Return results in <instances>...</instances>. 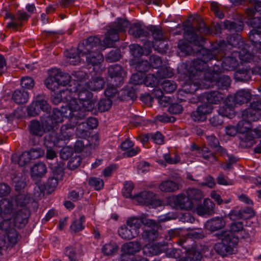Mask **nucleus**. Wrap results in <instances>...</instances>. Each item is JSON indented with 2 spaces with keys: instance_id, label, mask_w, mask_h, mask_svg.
I'll return each mask as SVG.
<instances>
[{
  "instance_id": "f257e3e1",
  "label": "nucleus",
  "mask_w": 261,
  "mask_h": 261,
  "mask_svg": "<svg viewBox=\"0 0 261 261\" xmlns=\"http://www.w3.org/2000/svg\"><path fill=\"white\" fill-rule=\"evenodd\" d=\"M227 42V44L224 41H221L219 44L213 42V59L217 61L223 59L221 65L224 70H234L239 65L238 59L244 62H250L253 60L254 53L250 52L252 47L248 44H245L239 51L233 50L229 55L227 49H230V46L237 48L243 45L240 36L237 35L236 36H230Z\"/></svg>"
},
{
  "instance_id": "f03ea898",
  "label": "nucleus",
  "mask_w": 261,
  "mask_h": 261,
  "mask_svg": "<svg viewBox=\"0 0 261 261\" xmlns=\"http://www.w3.org/2000/svg\"><path fill=\"white\" fill-rule=\"evenodd\" d=\"M194 23H196V29L193 27L188 28L184 33L185 39L194 46V51L197 54H207L205 47L206 40L203 37L210 32V30L206 27L205 23L200 19H198Z\"/></svg>"
},
{
  "instance_id": "7ed1b4c3",
  "label": "nucleus",
  "mask_w": 261,
  "mask_h": 261,
  "mask_svg": "<svg viewBox=\"0 0 261 261\" xmlns=\"http://www.w3.org/2000/svg\"><path fill=\"white\" fill-rule=\"evenodd\" d=\"M261 99L258 96H254L250 106L242 111V119L237 126L238 132L241 134L248 133L252 128L251 122L256 121L261 117Z\"/></svg>"
},
{
  "instance_id": "20e7f679",
  "label": "nucleus",
  "mask_w": 261,
  "mask_h": 261,
  "mask_svg": "<svg viewBox=\"0 0 261 261\" xmlns=\"http://www.w3.org/2000/svg\"><path fill=\"white\" fill-rule=\"evenodd\" d=\"M28 12L23 10L17 11L16 13L7 12L5 16V19H10L11 21L7 23L6 27L13 31H20L21 29L29 20L32 14L35 13L36 8L34 4H28L25 7Z\"/></svg>"
},
{
  "instance_id": "39448f33",
  "label": "nucleus",
  "mask_w": 261,
  "mask_h": 261,
  "mask_svg": "<svg viewBox=\"0 0 261 261\" xmlns=\"http://www.w3.org/2000/svg\"><path fill=\"white\" fill-rule=\"evenodd\" d=\"M213 237L221 240V242L216 243L214 246V249L218 254L222 256H226L234 253V249L238 245L239 238L234 236L231 232L216 233L213 234Z\"/></svg>"
},
{
  "instance_id": "423d86ee",
  "label": "nucleus",
  "mask_w": 261,
  "mask_h": 261,
  "mask_svg": "<svg viewBox=\"0 0 261 261\" xmlns=\"http://www.w3.org/2000/svg\"><path fill=\"white\" fill-rule=\"evenodd\" d=\"M96 101L94 98L78 102L76 99H73L69 103V115L71 117L77 119H83L86 118L89 112L94 110Z\"/></svg>"
},
{
  "instance_id": "0eeeda50",
  "label": "nucleus",
  "mask_w": 261,
  "mask_h": 261,
  "mask_svg": "<svg viewBox=\"0 0 261 261\" xmlns=\"http://www.w3.org/2000/svg\"><path fill=\"white\" fill-rule=\"evenodd\" d=\"M129 22L125 19L118 18L110 26L103 42L106 47H113L114 42L119 40V33L125 32Z\"/></svg>"
},
{
  "instance_id": "6e6552de",
  "label": "nucleus",
  "mask_w": 261,
  "mask_h": 261,
  "mask_svg": "<svg viewBox=\"0 0 261 261\" xmlns=\"http://www.w3.org/2000/svg\"><path fill=\"white\" fill-rule=\"evenodd\" d=\"M203 104L191 114V117L195 122L204 121L206 116L212 112V92L205 93L202 97Z\"/></svg>"
},
{
  "instance_id": "1a4fd4ad",
  "label": "nucleus",
  "mask_w": 261,
  "mask_h": 261,
  "mask_svg": "<svg viewBox=\"0 0 261 261\" xmlns=\"http://www.w3.org/2000/svg\"><path fill=\"white\" fill-rule=\"evenodd\" d=\"M191 68V72L194 76L203 73V83L206 85V88H209L212 85V72L208 68L207 64L205 61L200 59H194Z\"/></svg>"
},
{
  "instance_id": "9d476101",
  "label": "nucleus",
  "mask_w": 261,
  "mask_h": 261,
  "mask_svg": "<svg viewBox=\"0 0 261 261\" xmlns=\"http://www.w3.org/2000/svg\"><path fill=\"white\" fill-rule=\"evenodd\" d=\"M40 111L48 114L51 111V108L46 99L44 94L38 95L35 100L28 107L27 113L30 117H35L39 115Z\"/></svg>"
},
{
  "instance_id": "9b49d317",
  "label": "nucleus",
  "mask_w": 261,
  "mask_h": 261,
  "mask_svg": "<svg viewBox=\"0 0 261 261\" xmlns=\"http://www.w3.org/2000/svg\"><path fill=\"white\" fill-rule=\"evenodd\" d=\"M50 167L53 173L47 179L46 188L49 191H54L64 176V164L63 162L57 163L56 165L50 164Z\"/></svg>"
},
{
  "instance_id": "f8f14e48",
  "label": "nucleus",
  "mask_w": 261,
  "mask_h": 261,
  "mask_svg": "<svg viewBox=\"0 0 261 261\" xmlns=\"http://www.w3.org/2000/svg\"><path fill=\"white\" fill-rule=\"evenodd\" d=\"M101 40L96 36H90L79 43L77 49L82 55H88L91 51H99Z\"/></svg>"
},
{
  "instance_id": "ddd939ff",
  "label": "nucleus",
  "mask_w": 261,
  "mask_h": 261,
  "mask_svg": "<svg viewBox=\"0 0 261 261\" xmlns=\"http://www.w3.org/2000/svg\"><path fill=\"white\" fill-rule=\"evenodd\" d=\"M251 97V94L248 90L241 89L238 90L233 96H229L226 100L225 106L229 110H232L237 105H242L247 102Z\"/></svg>"
},
{
  "instance_id": "4468645a",
  "label": "nucleus",
  "mask_w": 261,
  "mask_h": 261,
  "mask_svg": "<svg viewBox=\"0 0 261 261\" xmlns=\"http://www.w3.org/2000/svg\"><path fill=\"white\" fill-rule=\"evenodd\" d=\"M109 81L113 86H120L124 82L125 72L118 64L111 65L108 68Z\"/></svg>"
},
{
  "instance_id": "2eb2a0df",
  "label": "nucleus",
  "mask_w": 261,
  "mask_h": 261,
  "mask_svg": "<svg viewBox=\"0 0 261 261\" xmlns=\"http://www.w3.org/2000/svg\"><path fill=\"white\" fill-rule=\"evenodd\" d=\"M134 199L141 204L147 205H161L162 202L155 199V194L150 191H143L136 195H134Z\"/></svg>"
},
{
  "instance_id": "dca6fc26",
  "label": "nucleus",
  "mask_w": 261,
  "mask_h": 261,
  "mask_svg": "<svg viewBox=\"0 0 261 261\" xmlns=\"http://www.w3.org/2000/svg\"><path fill=\"white\" fill-rule=\"evenodd\" d=\"M219 65H215L213 66V88L216 87L219 89H227L230 85L231 79L227 75H219L215 74L214 71L218 72V68Z\"/></svg>"
},
{
  "instance_id": "f3484780",
  "label": "nucleus",
  "mask_w": 261,
  "mask_h": 261,
  "mask_svg": "<svg viewBox=\"0 0 261 261\" xmlns=\"http://www.w3.org/2000/svg\"><path fill=\"white\" fill-rule=\"evenodd\" d=\"M21 238L19 232L15 229H10L8 231L3 233L2 241L4 245L7 248L14 247Z\"/></svg>"
},
{
  "instance_id": "a211bd4d",
  "label": "nucleus",
  "mask_w": 261,
  "mask_h": 261,
  "mask_svg": "<svg viewBox=\"0 0 261 261\" xmlns=\"http://www.w3.org/2000/svg\"><path fill=\"white\" fill-rule=\"evenodd\" d=\"M44 144L46 148H52L55 146L60 147L63 146L65 143L60 134L59 135L53 130L45 136Z\"/></svg>"
},
{
  "instance_id": "6ab92c4d",
  "label": "nucleus",
  "mask_w": 261,
  "mask_h": 261,
  "mask_svg": "<svg viewBox=\"0 0 261 261\" xmlns=\"http://www.w3.org/2000/svg\"><path fill=\"white\" fill-rule=\"evenodd\" d=\"M12 200L15 201L17 206L24 207L28 210L34 201L30 194L24 191H20L16 196L13 197Z\"/></svg>"
},
{
  "instance_id": "aec40b11",
  "label": "nucleus",
  "mask_w": 261,
  "mask_h": 261,
  "mask_svg": "<svg viewBox=\"0 0 261 261\" xmlns=\"http://www.w3.org/2000/svg\"><path fill=\"white\" fill-rule=\"evenodd\" d=\"M172 201L177 208L184 210H191L193 207L191 200L188 196L181 194L172 198Z\"/></svg>"
},
{
  "instance_id": "412c9836",
  "label": "nucleus",
  "mask_w": 261,
  "mask_h": 261,
  "mask_svg": "<svg viewBox=\"0 0 261 261\" xmlns=\"http://www.w3.org/2000/svg\"><path fill=\"white\" fill-rule=\"evenodd\" d=\"M29 215V211L23 208L18 211L14 215V224L15 227L18 228H23L28 223Z\"/></svg>"
},
{
  "instance_id": "4be33fe9",
  "label": "nucleus",
  "mask_w": 261,
  "mask_h": 261,
  "mask_svg": "<svg viewBox=\"0 0 261 261\" xmlns=\"http://www.w3.org/2000/svg\"><path fill=\"white\" fill-rule=\"evenodd\" d=\"M134 146V143L129 139H126L121 143V148L123 150H126L123 153L125 156L128 158L133 157L138 154L141 151V149L139 147L137 146L133 148Z\"/></svg>"
},
{
  "instance_id": "5701e85b",
  "label": "nucleus",
  "mask_w": 261,
  "mask_h": 261,
  "mask_svg": "<svg viewBox=\"0 0 261 261\" xmlns=\"http://www.w3.org/2000/svg\"><path fill=\"white\" fill-rule=\"evenodd\" d=\"M255 213L253 209L246 207L240 210H233L230 213V217L237 219H247L253 217Z\"/></svg>"
},
{
  "instance_id": "b1692460",
  "label": "nucleus",
  "mask_w": 261,
  "mask_h": 261,
  "mask_svg": "<svg viewBox=\"0 0 261 261\" xmlns=\"http://www.w3.org/2000/svg\"><path fill=\"white\" fill-rule=\"evenodd\" d=\"M68 109L69 106L68 108H62L61 110L58 109H54L51 113L50 112L48 114L55 120V122L59 124L63 122L64 117H71L69 115Z\"/></svg>"
},
{
  "instance_id": "393cba45",
  "label": "nucleus",
  "mask_w": 261,
  "mask_h": 261,
  "mask_svg": "<svg viewBox=\"0 0 261 261\" xmlns=\"http://www.w3.org/2000/svg\"><path fill=\"white\" fill-rule=\"evenodd\" d=\"M29 128L32 135L39 137H42L45 132L43 123L41 124L40 121L36 119L31 121Z\"/></svg>"
},
{
  "instance_id": "a878e982",
  "label": "nucleus",
  "mask_w": 261,
  "mask_h": 261,
  "mask_svg": "<svg viewBox=\"0 0 261 261\" xmlns=\"http://www.w3.org/2000/svg\"><path fill=\"white\" fill-rule=\"evenodd\" d=\"M141 249V245L138 242H129L124 244L121 247V251L131 256L138 252Z\"/></svg>"
},
{
  "instance_id": "bb28decb",
  "label": "nucleus",
  "mask_w": 261,
  "mask_h": 261,
  "mask_svg": "<svg viewBox=\"0 0 261 261\" xmlns=\"http://www.w3.org/2000/svg\"><path fill=\"white\" fill-rule=\"evenodd\" d=\"M57 72L56 76L57 77V84L58 86H66L68 85L71 81V77L67 73L62 71L60 69L54 68Z\"/></svg>"
},
{
  "instance_id": "cd10ccee",
  "label": "nucleus",
  "mask_w": 261,
  "mask_h": 261,
  "mask_svg": "<svg viewBox=\"0 0 261 261\" xmlns=\"http://www.w3.org/2000/svg\"><path fill=\"white\" fill-rule=\"evenodd\" d=\"M12 98L16 103L24 104L29 100V93L24 90L17 89L13 92Z\"/></svg>"
},
{
  "instance_id": "c85d7f7f",
  "label": "nucleus",
  "mask_w": 261,
  "mask_h": 261,
  "mask_svg": "<svg viewBox=\"0 0 261 261\" xmlns=\"http://www.w3.org/2000/svg\"><path fill=\"white\" fill-rule=\"evenodd\" d=\"M56 71L54 68H51L48 71V76L45 80V85L49 90L55 91L58 89V86L57 84V77L56 76Z\"/></svg>"
},
{
  "instance_id": "c756f323",
  "label": "nucleus",
  "mask_w": 261,
  "mask_h": 261,
  "mask_svg": "<svg viewBox=\"0 0 261 261\" xmlns=\"http://www.w3.org/2000/svg\"><path fill=\"white\" fill-rule=\"evenodd\" d=\"M241 20L231 21L229 20H225L223 22V28L228 30L230 32H240L243 30L244 23L242 18Z\"/></svg>"
},
{
  "instance_id": "7c9ffc66",
  "label": "nucleus",
  "mask_w": 261,
  "mask_h": 261,
  "mask_svg": "<svg viewBox=\"0 0 261 261\" xmlns=\"http://www.w3.org/2000/svg\"><path fill=\"white\" fill-rule=\"evenodd\" d=\"M87 56L86 61L88 64L92 66L99 65L103 61V56L99 51H91Z\"/></svg>"
},
{
  "instance_id": "2f4dec72",
  "label": "nucleus",
  "mask_w": 261,
  "mask_h": 261,
  "mask_svg": "<svg viewBox=\"0 0 261 261\" xmlns=\"http://www.w3.org/2000/svg\"><path fill=\"white\" fill-rule=\"evenodd\" d=\"M119 236L125 240H130L138 236L137 231L130 228L127 224L123 225L119 229Z\"/></svg>"
},
{
  "instance_id": "473e14b6",
  "label": "nucleus",
  "mask_w": 261,
  "mask_h": 261,
  "mask_svg": "<svg viewBox=\"0 0 261 261\" xmlns=\"http://www.w3.org/2000/svg\"><path fill=\"white\" fill-rule=\"evenodd\" d=\"M159 189L164 192H173L179 189V185L171 180L162 181L159 186Z\"/></svg>"
},
{
  "instance_id": "72a5a7b5",
  "label": "nucleus",
  "mask_w": 261,
  "mask_h": 261,
  "mask_svg": "<svg viewBox=\"0 0 261 261\" xmlns=\"http://www.w3.org/2000/svg\"><path fill=\"white\" fill-rule=\"evenodd\" d=\"M0 207L2 209L3 217H11L13 210L12 200L4 199L0 201Z\"/></svg>"
},
{
  "instance_id": "f704fd0d",
  "label": "nucleus",
  "mask_w": 261,
  "mask_h": 261,
  "mask_svg": "<svg viewBox=\"0 0 261 261\" xmlns=\"http://www.w3.org/2000/svg\"><path fill=\"white\" fill-rule=\"evenodd\" d=\"M12 161L13 163H17L20 166H24L28 164L31 159L28 151L23 152L21 155H18L15 153L12 154L11 156Z\"/></svg>"
},
{
  "instance_id": "c9c22d12",
  "label": "nucleus",
  "mask_w": 261,
  "mask_h": 261,
  "mask_svg": "<svg viewBox=\"0 0 261 261\" xmlns=\"http://www.w3.org/2000/svg\"><path fill=\"white\" fill-rule=\"evenodd\" d=\"M129 33L136 38L146 37L148 35V32L139 23H135L132 25L129 29Z\"/></svg>"
},
{
  "instance_id": "e433bc0d",
  "label": "nucleus",
  "mask_w": 261,
  "mask_h": 261,
  "mask_svg": "<svg viewBox=\"0 0 261 261\" xmlns=\"http://www.w3.org/2000/svg\"><path fill=\"white\" fill-rule=\"evenodd\" d=\"M105 85L103 79L100 77L93 78L90 82L86 84L87 88L90 90L98 91L102 89Z\"/></svg>"
},
{
  "instance_id": "4c0bfd02",
  "label": "nucleus",
  "mask_w": 261,
  "mask_h": 261,
  "mask_svg": "<svg viewBox=\"0 0 261 261\" xmlns=\"http://www.w3.org/2000/svg\"><path fill=\"white\" fill-rule=\"evenodd\" d=\"M74 133V125L71 124H66L62 126L60 129V135L64 142L70 139Z\"/></svg>"
},
{
  "instance_id": "58836bf2",
  "label": "nucleus",
  "mask_w": 261,
  "mask_h": 261,
  "mask_svg": "<svg viewBox=\"0 0 261 261\" xmlns=\"http://www.w3.org/2000/svg\"><path fill=\"white\" fill-rule=\"evenodd\" d=\"M46 172V165L43 163L36 164L31 169V174L33 177H42Z\"/></svg>"
},
{
  "instance_id": "ea45409f",
  "label": "nucleus",
  "mask_w": 261,
  "mask_h": 261,
  "mask_svg": "<svg viewBox=\"0 0 261 261\" xmlns=\"http://www.w3.org/2000/svg\"><path fill=\"white\" fill-rule=\"evenodd\" d=\"M234 76L237 81L246 82L251 80V72L249 69L243 68L237 70Z\"/></svg>"
},
{
  "instance_id": "a19ab883",
  "label": "nucleus",
  "mask_w": 261,
  "mask_h": 261,
  "mask_svg": "<svg viewBox=\"0 0 261 261\" xmlns=\"http://www.w3.org/2000/svg\"><path fill=\"white\" fill-rule=\"evenodd\" d=\"M249 37L253 46L256 47H260L261 30L257 29H252L250 32Z\"/></svg>"
},
{
  "instance_id": "79ce46f5",
  "label": "nucleus",
  "mask_w": 261,
  "mask_h": 261,
  "mask_svg": "<svg viewBox=\"0 0 261 261\" xmlns=\"http://www.w3.org/2000/svg\"><path fill=\"white\" fill-rule=\"evenodd\" d=\"M64 254L68 257L69 261H80L75 245L66 247L64 250Z\"/></svg>"
},
{
  "instance_id": "37998d69",
  "label": "nucleus",
  "mask_w": 261,
  "mask_h": 261,
  "mask_svg": "<svg viewBox=\"0 0 261 261\" xmlns=\"http://www.w3.org/2000/svg\"><path fill=\"white\" fill-rule=\"evenodd\" d=\"M68 62L71 65H76L80 62V56H83L80 54L78 49H71L67 54Z\"/></svg>"
},
{
  "instance_id": "c03bdc74",
  "label": "nucleus",
  "mask_w": 261,
  "mask_h": 261,
  "mask_svg": "<svg viewBox=\"0 0 261 261\" xmlns=\"http://www.w3.org/2000/svg\"><path fill=\"white\" fill-rule=\"evenodd\" d=\"M149 31L151 32L152 36L155 42L165 41L167 38L159 27L150 26Z\"/></svg>"
},
{
  "instance_id": "a18cd8bd",
  "label": "nucleus",
  "mask_w": 261,
  "mask_h": 261,
  "mask_svg": "<svg viewBox=\"0 0 261 261\" xmlns=\"http://www.w3.org/2000/svg\"><path fill=\"white\" fill-rule=\"evenodd\" d=\"M157 75L160 79L170 78L173 76V70L170 67L166 65L161 66L157 72Z\"/></svg>"
},
{
  "instance_id": "49530a36",
  "label": "nucleus",
  "mask_w": 261,
  "mask_h": 261,
  "mask_svg": "<svg viewBox=\"0 0 261 261\" xmlns=\"http://www.w3.org/2000/svg\"><path fill=\"white\" fill-rule=\"evenodd\" d=\"M129 48L132 54L135 57H139L143 55H148L151 52V49H149L145 53L143 48L138 44H131Z\"/></svg>"
},
{
  "instance_id": "de8ad7c7",
  "label": "nucleus",
  "mask_w": 261,
  "mask_h": 261,
  "mask_svg": "<svg viewBox=\"0 0 261 261\" xmlns=\"http://www.w3.org/2000/svg\"><path fill=\"white\" fill-rule=\"evenodd\" d=\"M126 224L133 230L137 231L139 233V229L142 225L141 216L140 218L135 217L129 218L126 221Z\"/></svg>"
},
{
  "instance_id": "09e8293b",
  "label": "nucleus",
  "mask_w": 261,
  "mask_h": 261,
  "mask_svg": "<svg viewBox=\"0 0 261 261\" xmlns=\"http://www.w3.org/2000/svg\"><path fill=\"white\" fill-rule=\"evenodd\" d=\"M85 222V217L81 215L79 219L73 221L70 225V229L74 232H79L84 228V223Z\"/></svg>"
},
{
  "instance_id": "8fccbe9b",
  "label": "nucleus",
  "mask_w": 261,
  "mask_h": 261,
  "mask_svg": "<svg viewBox=\"0 0 261 261\" xmlns=\"http://www.w3.org/2000/svg\"><path fill=\"white\" fill-rule=\"evenodd\" d=\"M158 236V231L153 228L145 230L142 233L143 239L149 243L155 241Z\"/></svg>"
},
{
  "instance_id": "3c124183",
  "label": "nucleus",
  "mask_w": 261,
  "mask_h": 261,
  "mask_svg": "<svg viewBox=\"0 0 261 261\" xmlns=\"http://www.w3.org/2000/svg\"><path fill=\"white\" fill-rule=\"evenodd\" d=\"M47 115V116H45L42 120V123L45 127V129L48 131H50L51 130H54L58 124L55 122V120H54V119H53L49 114Z\"/></svg>"
},
{
  "instance_id": "603ef678",
  "label": "nucleus",
  "mask_w": 261,
  "mask_h": 261,
  "mask_svg": "<svg viewBox=\"0 0 261 261\" xmlns=\"http://www.w3.org/2000/svg\"><path fill=\"white\" fill-rule=\"evenodd\" d=\"M161 87L167 93H173L177 88V84L173 81L165 80L161 83Z\"/></svg>"
},
{
  "instance_id": "864d4df0",
  "label": "nucleus",
  "mask_w": 261,
  "mask_h": 261,
  "mask_svg": "<svg viewBox=\"0 0 261 261\" xmlns=\"http://www.w3.org/2000/svg\"><path fill=\"white\" fill-rule=\"evenodd\" d=\"M212 202L210 199H204L203 205H199L197 208V212L198 215H203L210 212V205Z\"/></svg>"
},
{
  "instance_id": "5fc2aeb1",
  "label": "nucleus",
  "mask_w": 261,
  "mask_h": 261,
  "mask_svg": "<svg viewBox=\"0 0 261 261\" xmlns=\"http://www.w3.org/2000/svg\"><path fill=\"white\" fill-rule=\"evenodd\" d=\"M136 69L142 74L147 72L151 68V65L147 60L140 61L136 63Z\"/></svg>"
},
{
  "instance_id": "6e6d98bb",
  "label": "nucleus",
  "mask_w": 261,
  "mask_h": 261,
  "mask_svg": "<svg viewBox=\"0 0 261 261\" xmlns=\"http://www.w3.org/2000/svg\"><path fill=\"white\" fill-rule=\"evenodd\" d=\"M187 193L190 199L198 201L203 197L202 191L197 189H189Z\"/></svg>"
},
{
  "instance_id": "4d7b16f0",
  "label": "nucleus",
  "mask_w": 261,
  "mask_h": 261,
  "mask_svg": "<svg viewBox=\"0 0 261 261\" xmlns=\"http://www.w3.org/2000/svg\"><path fill=\"white\" fill-rule=\"evenodd\" d=\"M134 189V185L132 181H126L124 184L122 190V194L125 198L134 199V196L132 194V192Z\"/></svg>"
},
{
  "instance_id": "13d9d810",
  "label": "nucleus",
  "mask_w": 261,
  "mask_h": 261,
  "mask_svg": "<svg viewBox=\"0 0 261 261\" xmlns=\"http://www.w3.org/2000/svg\"><path fill=\"white\" fill-rule=\"evenodd\" d=\"M159 79L158 75L155 76L154 74H148L144 80V84L147 87H155L159 83Z\"/></svg>"
},
{
  "instance_id": "bf43d9fd",
  "label": "nucleus",
  "mask_w": 261,
  "mask_h": 261,
  "mask_svg": "<svg viewBox=\"0 0 261 261\" xmlns=\"http://www.w3.org/2000/svg\"><path fill=\"white\" fill-rule=\"evenodd\" d=\"M120 51L119 49L111 50L106 57V60L109 63L117 62L121 58Z\"/></svg>"
},
{
  "instance_id": "052dcab7",
  "label": "nucleus",
  "mask_w": 261,
  "mask_h": 261,
  "mask_svg": "<svg viewBox=\"0 0 261 261\" xmlns=\"http://www.w3.org/2000/svg\"><path fill=\"white\" fill-rule=\"evenodd\" d=\"M112 101L110 98L102 99L98 103V109L101 112L108 111L111 107Z\"/></svg>"
},
{
  "instance_id": "680f3d73",
  "label": "nucleus",
  "mask_w": 261,
  "mask_h": 261,
  "mask_svg": "<svg viewBox=\"0 0 261 261\" xmlns=\"http://www.w3.org/2000/svg\"><path fill=\"white\" fill-rule=\"evenodd\" d=\"M88 183L90 186L94 187L96 190H101L103 188L104 186L103 180L95 177L90 178L88 180Z\"/></svg>"
},
{
  "instance_id": "e2e57ef3",
  "label": "nucleus",
  "mask_w": 261,
  "mask_h": 261,
  "mask_svg": "<svg viewBox=\"0 0 261 261\" xmlns=\"http://www.w3.org/2000/svg\"><path fill=\"white\" fill-rule=\"evenodd\" d=\"M88 89L80 90L78 93V102H81L85 100L93 98V94L89 91Z\"/></svg>"
},
{
  "instance_id": "0e129e2a",
  "label": "nucleus",
  "mask_w": 261,
  "mask_h": 261,
  "mask_svg": "<svg viewBox=\"0 0 261 261\" xmlns=\"http://www.w3.org/2000/svg\"><path fill=\"white\" fill-rule=\"evenodd\" d=\"M20 85L23 88L31 89L35 85L34 80L30 76H23L21 78Z\"/></svg>"
},
{
  "instance_id": "69168bd1",
  "label": "nucleus",
  "mask_w": 261,
  "mask_h": 261,
  "mask_svg": "<svg viewBox=\"0 0 261 261\" xmlns=\"http://www.w3.org/2000/svg\"><path fill=\"white\" fill-rule=\"evenodd\" d=\"M11 217H3V220L0 222V229L4 233L8 231L10 229H14L11 227Z\"/></svg>"
},
{
  "instance_id": "338daca9",
  "label": "nucleus",
  "mask_w": 261,
  "mask_h": 261,
  "mask_svg": "<svg viewBox=\"0 0 261 261\" xmlns=\"http://www.w3.org/2000/svg\"><path fill=\"white\" fill-rule=\"evenodd\" d=\"M118 249V247L115 243H109L105 244L102 248V252L107 255H110L113 254Z\"/></svg>"
},
{
  "instance_id": "774afa93",
  "label": "nucleus",
  "mask_w": 261,
  "mask_h": 261,
  "mask_svg": "<svg viewBox=\"0 0 261 261\" xmlns=\"http://www.w3.org/2000/svg\"><path fill=\"white\" fill-rule=\"evenodd\" d=\"M186 254L191 259L192 261H199L202 258V254L200 252L195 249L188 250Z\"/></svg>"
}]
</instances>
